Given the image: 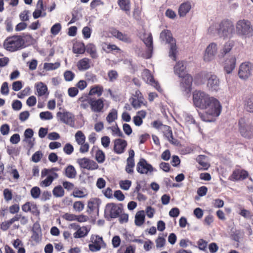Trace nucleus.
I'll return each mask as SVG.
<instances>
[{"mask_svg": "<svg viewBox=\"0 0 253 253\" xmlns=\"http://www.w3.org/2000/svg\"><path fill=\"white\" fill-rule=\"evenodd\" d=\"M193 102L195 107L206 110L205 113L199 114L205 122H211L213 117H218L221 113L219 101L204 91L195 90L193 92Z\"/></svg>", "mask_w": 253, "mask_h": 253, "instance_id": "1", "label": "nucleus"}, {"mask_svg": "<svg viewBox=\"0 0 253 253\" xmlns=\"http://www.w3.org/2000/svg\"><path fill=\"white\" fill-rule=\"evenodd\" d=\"M215 28L217 35L220 37L230 38L234 32V25L233 22L228 19L222 20L217 26L212 25L208 29V32L212 33Z\"/></svg>", "mask_w": 253, "mask_h": 253, "instance_id": "2", "label": "nucleus"}, {"mask_svg": "<svg viewBox=\"0 0 253 253\" xmlns=\"http://www.w3.org/2000/svg\"><path fill=\"white\" fill-rule=\"evenodd\" d=\"M25 41L21 36L14 35L8 37L4 41L3 48L7 51L15 52L25 47Z\"/></svg>", "mask_w": 253, "mask_h": 253, "instance_id": "3", "label": "nucleus"}, {"mask_svg": "<svg viewBox=\"0 0 253 253\" xmlns=\"http://www.w3.org/2000/svg\"><path fill=\"white\" fill-rule=\"evenodd\" d=\"M160 39L170 44L169 56L174 61L176 60L177 47L175 39L172 37L171 32L169 30H164L160 34Z\"/></svg>", "mask_w": 253, "mask_h": 253, "instance_id": "4", "label": "nucleus"}, {"mask_svg": "<svg viewBox=\"0 0 253 253\" xmlns=\"http://www.w3.org/2000/svg\"><path fill=\"white\" fill-rule=\"evenodd\" d=\"M238 131L246 139L253 138V125L244 118H240L238 123Z\"/></svg>", "mask_w": 253, "mask_h": 253, "instance_id": "5", "label": "nucleus"}, {"mask_svg": "<svg viewBox=\"0 0 253 253\" xmlns=\"http://www.w3.org/2000/svg\"><path fill=\"white\" fill-rule=\"evenodd\" d=\"M236 32L241 36L250 37L253 35V28L250 21L240 20L236 24Z\"/></svg>", "mask_w": 253, "mask_h": 253, "instance_id": "6", "label": "nucleus"}, {"mask_svg": "<svg viewBox=\"0 0 253 253\" xmlns=\"http://www.w3.org/2000/svg\"><path fill=\"white\" fill-rule=\"evenodd\" d=\"M123 211V209L121 204L117 205L113 203L107 204L105 210V214L111 218H118Z\"/></svg>", "mask_w": 253, "mask_h": 253, "instance_id": "7", "label": "nucleus"}, {"mask_svg": "<svg viewBox=\"0 0 253 253\" xmlns=\"http://www.w3.org/2000/svg\"><path fill=\"white\" fill-rule=\"evenodd\" d=\"M77 163L81 168L89 170L97 169L99 167L98 164L95 161L86 157L78 159Z\"/></svg>", "mask_w": 253, "mask_h": 253, "instance_id": "8", "label": "nucleus"}, {"mask_svg": "<svg viewBox=\"0 0 253 253\" xmlns=\"http://www.w3.org/2000/svg\"><path fill=\"white\" fill-rule=\"evenodd\" d=\"M142 76L143 79L146 81L147 84L154 86L159 92H162L163 89L159 82L155 80L149 70L147 69H144Z\"/></svg>", "mask_w": 253, "mask_h": 253, "instance_id": "9", "label": "nucleus"}, {"mask_svg": "<svg viewBox=\"0 0 253 253\" xmlns=\"http://www.w3.org/2000/svg\"><path fill=\"white\" fill-rule=\"evenodd\" d=\"M58 120L61 122L74 126L75 125V117L74 115L68 111L63 112H58L56 114Z\"/></svg>", "mask_w": 253, "mask_h": 253, "instance_id": "10", "label": "nucleus"}, {"mask_svg": "<svg viewBox=\"0 0 253 253\" xmlns=\"http://www.w3.org/2000/svg\"><path fill=\"white\" fill-rule=\"evenodd\" d=\"M136 170L140 174H148L154 171V168L145 159L141 158L137 164Z\"/></svg>", "mask_w": 253, "mask_h": 253, "instance_id": "11", "label": "nucleus"}, {"mask_svg": "<svg viewBox=\"0 0 253 253\" xmlns=\"http://www.w3.org/2000/svg\"><path fill=\"white\" fill-rule=\"evenodd\" d=\"M253 65L249 62L242 63L239 69L238 75L242 79H248L252 74Z\"/></svg>", "mask_w": 253, "mask_h": 253, "instance_id": "12", "label": "nucleus"}, {"mask_svg": "<svg viewBox=\"0 0 253 253\" xmlns=\"http://www.w3.org/2000/svg\"><path fill=\"white\" fill-rule=\"evenodd\" d=\"M249 173L246 170L241 168H236L229 177L228 179L233 181H242L247 178Z\"/></svg>", "mask_w": 253, "mask_h": 253, "instance_id": "13", "label": "nucleus"}, {"mask_svg": "<svg viewBox=\"0 0 253 253\" xmlns=\"http://www.w3.org/2000/svg\"><path fill=\"white\" fill-rule=\"evenodd\" d=\"M104 98H92L90 102V109L94 113H102L104 112Z\"/></svg>", "mask_w": 253, "mask_h": 253, "instance_id": "14", "label": "nucleus"}, {"mask_svg": "<svg viewBox=\"0 0 253 253\" xmlns=\"http://www.w3.org/2000/svg\"><path fill=\"white\" fill-rule=\"evenodd\" d=\"M181 78L182 79L180 83V87L183 91L186 93H189L192 89L193 78L189 74H187Z\"/></svg>", "mask_w": 253, "mask_h": 253, "instance_id": "15", "label": "nucleus"}, {"mask_svg": "<svg viewBox=\"0 0 253 253\" xmlns=\"http://www.w3.org/2000/svg\"><path fill=\"white\" fill-rule=\"evenodd\" d=\"M127 143L126 140L121 138L116 139L114 140V152L117 154L123 153L127 147Z\"/></svg>", "mask_w": 253, "mask_h": 253, "instance_id": "16", "label": "nucleus"}, {"mask_svg": "<svg viewBox=\"0 0 253 253\" xmlns=\"http://www.w3.org/2000/svg\"><path fill=\"white\" fill-rule=\"evenodd\" d=\"M206 77L208 80V86L212 90L217 91L219 86V81L217 76L213 74H207Z\"/></svg>", "mask_w": 253, "mask_h": 253, "instance_id": "17", "label": "nucleus"}, {"mask_svg": "<svg viewBox=\"0 0 253 253\" xmlns=\"http://www.w3.org/2000/svg\"><path fill=\"white\" fill-rule=\"evenodd\" d=\"M217 45L215 43H211L207 47L204 55V60L205 61H210L213 59L217 52Z\"/></svg>", "mask_w": 253, "mask_h": 253, "instance_id": "18", "label": "nucleus"}, {"mask_svg": "<svg viewBox=\"0 0 253 253\" xmlns=\"http://www.w3.org/2000/svg\"><path fill=\"white\" fill-rule=\"evenodd\" d=\"M161 131L163 132L164 135L170 143L175 145H178L179 142L177 139L174 138L171 128L169 126L165 125V126H163L162 129Z\"/></svg>", "mask_w": 253, "mask_h": 253, "instance_id": "19", "label": "nucleus"}, {"mask_svg": "<svg viewBox=\"0 0 253 253\" xmlns=\"http://www.w3.org/2000/svg\"><path fill=\"white\" fill-rule=\"evenodd\" d=\"M92 244L89 245V249L92 252H96L100 250L101 245L103 243V239L102 237L96 235L95 237L92 238Z\"/></svg>", "mask_w": 253, "mask_h": 253, "instance_id": "20", "label": "nucleus"}, {"mask_svg": "<svg viewBox=\"0 0 253 253\" xmlns=\"http://www.w3.org/2000/svg\"><path fill=\"white\" fill-rule=\"evenodd\" d=\"M111 34L115 38L126 43H130L131 42V38L126 34H123L119 30L114 29L111 31Z\"/></svg>", "mask_w": 253, "mask_h": 253, "instance_id": "21", "label": "nucleus"}, {"mask_svg": "<svg viewBox=\"0 0 253 253\" xmlns=\"http://www.w3.org/2000/svg\"><path fill=\"white\" fill-rule=\"evenodd\" d=\"M72 227L75 229H78L77 231L74 233V237L75 238H81L86 236L88 232L87 228L85 226L80 227L79 225L76 223H72L71 224Z\"/></svg>", "mask_w": 253, "mask_h": 253, "instance_id": "22", "label": "nucleus"}, {"mask_svg": "<svg viewBox=\"0 0 253 253\" xmlns=\"http://www.w3.org/2000/svg\"><path fill=\"white\" fill-rule=\"evenodd\" d=\"M174 72L179 78L187 74L186 66L184 65L183 62L179 61L174 66Z\"/></svg>", "mask_w": 253, "mask_h": 253, "instance_id": "23", "label": "nucleus"}, {"mask_svg": "<svg viewBox=\"0 0 253 253\" xmlns=\"http://www.w3.org/2000/svg\"><path fill=\"white\" fill-rule=\"evenodd\" d=\"M236 58L234 56H232L225 60L224 69L227 74L231 73L234 69L236 65Z\"/></svg>", "mask_w": 253, "mask_h": 253, "instance_id": "24", "label": "nucleus"}, {"mask_svg": "<svg viewBox=\"0 0 253 253\" xmlns=\"http://www.w3.org/2000/svg\"><path fill=\"white\" fill-rule=\"evenodd\" d=\"M44 180L41 181L40 185L42 187H46L50 186L53 180L58 177V174L57 173L48 174Z\"/></svg>", "mask_w": 253, "mask_h": 253, "instance_id": "25", "label": "nucleus"}, {"mask_svg": "<svg viewBox=\"0 0 253 253\" xmlns=\"http://www.w3.org/2000/svg\"><path fill=\"white\" fill-rule=\"evenodd\" d=\"M147 115L146 111L142 110L137 112L136 115L133 118V122L135 126H140L143 124V119Z\"/></svg>", "mask_w": 253, "mask_h": 253, "instance_id": "26", "label": "nucleus"}, {"mask_svg": "<svg viewBox=\"0 0 253 253\" xmlns=\"http://www.w3.org/2000/svg\"><path fill=\"white\" fill-rule=\"evenodd\" d=\"M102 49L106 53H109L113 51L116 53H120L121 49L115 44L108 42H103L102 44Z\"/></svg>", "mask_w": 253, "mask_h": 253, "instance_id": "27", "label": "nucleus"}, {"mask_svg": "<svg viewBox=\"0 0 253 253\" xmlns=\"http://www.w3.org/2000/svg\"><path fill=\"white\" fill-rule=\"evenodd\" d=\"M38 8L35 9L33 13V17L35 19H37L40 16L44 17L46 15V13L44 12L42 14V11L44 10L43 0H38L37 3Z\"/></svg>", "mask_w": 253, "mask_h": 253, "instance_id": "28", "label": "nucleus"}, {"mask_svg": "<svg viewBox=\"0 0 253 253\" xmlns=\"http://www.w3.org/2000/svg\"><path fill=\"white\" fill-rule=\"evenodd\" d=\"M191 5L189 1L181 3L178 8V14L180 17H184L190 11Z\"/></svg>", "mask_w": 253, "mask_h": 253, "instance_id": "29", "label": "nucleus"}, {"mask_svg": "<svg viewBox=\"0 0 253 253\" xmlns=\"http://www.w3.org/2000/svg\"><path fill=\"white\" fill-rule=\"evenodd\" d=\"M90 60L88 58H84L80 60L77 63V67L80 71H85L90 67Z\"/></svg>", "mask_w": 253, "mask_h": 253, "instance_id": "30", "label": "nucleus"}, {"mask_svg": "<svg viewBox=\"0 0 253 253\" xmlns=\"http://www.w3.org/2000/svg\"><path fill=\"white\" fill-rule=\"evenodd\" d=\"M118 4L121 9L125 11L127 14H129L130 10V0H118Z\"/></svg>", "mask_w": 253, "mask_h": 253, "instance_id": "31", "label": "nucleus"}, {"mask_svg": "<svg viewBox=\"0 0 253 253\" xmlns=\"http://www.w3.org/2000/svg\"><path fill=\"white\" fill-rule=\"evenodd\" d=\"M64 175L69 178H75L77 176V171L74 167L71 165H68L64 169Z\"/></svg>", "mask_w": 253, "mask_h": 253, "instance_id": "32", "label": "nucleus"}, {"mask_svg": "<svg viewBox=\"0 0 253 253\" xmlns=\"http://www.w3.org/2000/svg\"><path fill=\"white\" fill-rule=\"evenodd\" d=\"M36 87L38 96H42L44 95L47 96L48 95L49 93L47 91V87L43 83L40 82L36 84Z\"/></svg>", "mask_w": 253, "mask_h": 253, "instance_id": "33", "label": "nucleus"}, {"mask_svg": "<svg viewBox=\"0 0 253 253\" xmlns=\"http://www.w3.org/2000/svg\"><path fill=\"white\" fill-rule=\"evenodd\" d=\"M85 51L89 54L90 57L93 59L98 57L96 46L92 43L87 44L85 47Z\"/></svg>", "mask_w": 253, "mask_h": 253, "instance_id": "34", "label": "nucleus"}, {"mask_svg": "<svg viewBox=\"0 0 253 253\" xmlns=\"http://www.w3.org/2000/svg\"><path fill=\"white\" fill-rule=\"evenodd\" d=\"M99 204V199L97 198L91 199L88 202L87 208L90 211H93L95 210L98 211Z\"/></svg>", "mask_w": 253, "mask_h": 253, "instance_id": "35", "label": "nucleus"}, {"mask_svg": "<svg viewBox=\"0 0 253 253\" xmlns=\"http://www.w3.org/2000/svg\"><path fill=\"white\" fill-rule=\"evenodd\" d=\"M92 100V97H89L87 95L82 96L79 98V101L81 102V107L84 109H87L88 106L90 107V102Z\"/></svg>", "mask_w": 253, "mask_h": 253, "instance_id": "36", "label": "nucleus"}, {"mask_svg": "<svg viewBox=\"0 0 253 253\" xmlns=\"http://www.w3.org/2000/svg\"><path fill=\"white\" fill-rule=\"evenodd\" d=\"M103 92V87L101 85H96L92 86L88 93L89 95H97L98 97L100 96Z\"/></svg>", "mask_w": 253, "mask_h": 253, "instance_id": "37", "label": "nucleus"}, {"mask_svg": "<svg viewBox=\"0 0 253 253\" xmlns=\"http://www.w3.org/2000/svg\"><path fill=\"white\" fill-rule=\"evenodd\" d=\"M145 214L143 211H138L135 216V224L136 225L141 226L144 222Z\"/></svg>", "mask_w": 253, "mask_h": 253, "instance_id": "38", "label": "nucleus"}, {"mask_svg": "<svg viewBox=\"0 0 253 253\" xmlns=\"http://www.w3.org/2000/svg\"><path fill=\"white\" fill-rule=\"evenodd\" d=\"M52 193L55 197H62L64 195L65 192L64 189L61 185H58L53 188Z\"/></svg>", "mask_w": 253, "mask_h": 253, "instance_id": "39", "label": "nucleus"}, {"mask_svg": "<svg viewBox=\"0 0 253 253\" xmlns=\"http://www.w3.org/2000/svg\"><path fill=\"white\" fill-rule=\"evenodd\" d=\"M131 104L135 109H138L141 107L142 105H145L146 104L144 102V100L138 99L136 98L131 97L129 99Z\"/></svg>", "mask_w": 253, "mask_h": 253, "instance_id": "40", "label": "nucleus"}, {"mask_svg": "<svg viewBox=\"0 0 253 253\" xmlns=\"http://www.w3.org/2000/svg\"><path fill=\"white\" fill-rule=\"evenodd\" d=\"M75 137L77 143L78 144L84 143L85 141V136L81 130H78L75 135Z\"/></svg>", "mask_w": 253, "mask_h": 253, "instance_id": "41", "label": "nucleus"}, {"mask_svg": "<svg viewBox=\"0 0 253 253\" xmlns=\"http://www.w3.org/2000/svg\"><path fill=\"white\" fill-rule=\"evenodd\" d=\"M197 161L203 169H207L210 167V165L206 161V157L204 155H199L197 158Z\"/></svg>", "mask_w": 253, "mask_h": 253, "instance_id": "42", "label": "nucleus"}, {"mask_svg": "<svg viewBox=\"0 0 253 253\" xmlns=\"http://www.w3.org/2000/svg\"><path fill=\"white\" fill-rule=\"evenodd\" d=\"M234 45V42L233 41H229L226 42L223 47L222 52L221 53L222 56H224L226 53L229 52Z\"/></svg>", "mask_w": 253, "mask_h": 253, "instance_id": "43", "label": "nucleus"}, {"mask_svg": "<svg viewBox=\"0 0 253 253\" xmlns=\"http://www.w3.org/2000/svg\"><path fill=\"white\" fill-rule=\"evenodd\" d=\"M245 108L248 112L253 113V96L247 98L245 101Z\"/></svg>", "mask_w": 253, "mask_h": 253, "instance_id": "44", "label": "nucleus"}, {"mask_svg": "<svg viewBox=\"0 0 253 253\" xmlns=\"http://www.w3.org/2000/svg\"><path fill=\"white\" fill-rule=\"evenodd\" d=\"M95 158L98 163H103L105 160V153L102 150L98 149L96 152Z\"/></svg>", "mask_w": 253, "mask_h": 253, "instance_id": "45", "label": "nucleus"}, {"mask_svg": "<svg viewBox=\"0 0 253 253\" xmlns=\"http://www.w3.org/2000/svg\"><path fill=\"white\" fill-rule=\"evenodd\" d=\"M117 119V111L115 109H112L106 117V121L111 123Z\"/></svg>", "mask_w": 253, "mask_h": 253, "instance_id": "46", "label": "nucleus"}, {"mask_svg": "<svg viewBox=\"0 0 253 253\" xmlns=\"http://www.w3.org/2000/svg\"><path fill=\"white\" fill-rule=\"evenodd\" d=\"M108 77L109 78V81L113 82L117 80L119 75L116 70H111L108 71Z\"/></svg>", "mask_w": 253, "mask_h": 253, "instance_id": "47", "label": "nucleus"}, {"mask_svg": "<svg viewBox=\"0 0 253 253\" xmlns=\"http://www.w3.org/2000/svg\"><path fill=\"white\" fill-rule=\"evenodd\" d=\"M143 42L148 48L152 50L153 45V38L151 34H149L147 35V37L145 38L143 40Z\"/></svg>", "mask_w": 253, "mask_h": 253, "instance_id": "48", "label": "nucleus"}, {"mask_svg": "<svg viewBox=\"0 0 253 253\" xmlns=\"http://www.w3.org/2000/svg\"><path fill=\"white\" fill-rule=\"evenodd\" d=\"M58 170V169L57 168H53L50 169L44 168L42 169L41 171V178H43L48 174H52L55 173L54 171Z\"/></svg>", "mask_w": 253, "mask_h": 253, "instance_id": "49", "label": "nucleus"}, {"mask_svg": "<svg viewBox=\"0 0 253 253\" xmlns=\"http://www.w3.org/2000/svg\"><path fill=\"white\" fill-rule=\"evenodd\" d=\"M31 195L34 199H38L41 194V189L39 187L35 186L30 190Z\"/></svg>", "mask_w": 253, "mask_h": 253, "instance_id": "50", "label": "nucleus"}, {"mask_svg": "<svg viewBox=\"0 0 253 253\" xmlns=\"http://www.w3.org/2000/svg\"><path fill=\"white\" fill-rule=\"evenodd\" d=\"M31 210L29 211L33 215L36 216H39L40 214V211L38 209L37 205L34 202L32 203Z\"/></svg>", "mask_w": 253, "mask_h": 253, "instance_id": "51", "label": "nucleus"}, {"mask_svg": "<svg viewBox=\"0 0 253 253\" xmlns=\"http://www.w3.org/2000/svg\"><path fill=\"white\" fill-rule=\"evenodd\" d=\"M120 187L125 190L129 189L131 185V181L129 180H121L120 183Z\"/></svg>", "mask_w": 253, "mask_h": 253, "instance_id": "52", "label": "nucleus"}, {"mask_svg": "<svg viewBox=\"0 0 253 253\" xmlns=\"http://www.w3.org/2000/svg\"><path fill=\"white\" fill-rule=\"evenodd\" d=\"M85 50L84 45L83 43L77 44L74 47V52L76 53L83 54Z\"/></svg>", "mask_w": 253, "mask_h": 253, "instance_id": "53", "label": "nucleus"}, {"mask_svg": "<svg viewBox=\"0 0 253 253\" xmlns=\"http://www.w3.org/2000/svg\"><path fill=\"white\" fill-rule=\"evenodd\" d=\"M43 156V154L41 151L36 152L32 156V161L35 163L39 162Z\"/></svg>", "mask_w": 253, "mask_h": 253, "instance_id": "54", "label": "nucleus"}, {"mask_svg": "<svg viewBox=\"0 0 253 253\" xmlns=\"http://www.w3.org/2000/svg\"><path fill=\"white\" fill-rule=\"evenodd\" d=\"M60 64L58 63H45L44 64V68L47 70H55L58 68Z\"/></svg>", "mask_w": 253, "mask_h": 253, "instance_id": "55", "label": "nucleus"}, {"mask_svg": "<svg viewBox=\"0 0 253 253\" xmlns=\"http://www.w3.org/2000/svg\"><path fill=\"white\" fill-rule=\"evenodd\" d=\"M126 171L129 174H132L133 173V168L135 166L134 162L126 161Z\"/></svg>", "mask_w": 253, "mask_h": 253, "instance_id": "56", "label": "nucleus"}, {"mask_svg": "<svg viewBox=\"0 0 253 253\" xmlns=\"http://www.w3.org/2000/svg\"><path fill=\"white\" fill-rule=\"evenodd\" d=\"M61 29V25L60 23H56L53 25L50 29L51 33L54 35H57Z\"/></svg>", "mask_w": 253, "mask_h": 253, "instance_id": "57", "label": "nucleus"}, {"mask_svg": "<svg viewBox=\"0 0 253 253\" xmlns=\"http://www.w3.org/2000/svg\"><path fill=\"white\" fill-rule=\"evenodd\" d=\"M65 80L68 82L72 81L75 77V74L71 71H66L64 74Z\"/></svg>", "mask_w": 253, "mask_h": 253, "instance_id": "58", "label": "nucleus"}, {"mask_svg": "<svg viewBox=\"0 0 253 253\" xmlns=\"http://www.w3.org/2000/svg\"><path fill=\"white\" fill-rule=\"evenodd\" d=\"M40 118L42 120H50L52 119V113L49 111L42 112L40 114Z\"/></svg>", "mask_w": 253, "mask_h": 253, "instance_id": "59", "label": "nucleus"}, {"mask_svg": "<svg viewBox=\"0 0 253 253\" xmlns=\"http://www.w3.org/2000/svg\"><path fill=\"white\" fill-rule=\"evenodd\" d=\"M74 209L77 211H81L84 208V204L81 201H76L73 204Z\"/></svg>", "mask_w": 253, "mask_h": 253, "instance_id": "60", "label": "nucleus"}, {"mask_svg": "<svg viewBox=\"0 0 253 253\" xmlns=\"http://www.w3.org/2000/svg\"><path fill=\"white\" fill-rule=\"evenodd\" d=\"M198 248L202 251H206L207 247L208 242L203 239H199L197 242Z\"/></svg>", "mask_w": 253, "mask_h": 253, "instance_id": "61", "label": "nucleus"}, {"mask_svg": "<svg viewBox=\"0 0 253 253\" xmlns=\"http://www.w3.org/2000/svg\"><path fill=\"white\" fill-rule=\"evenodd\" d=\"M3 196L6 201H9L12 198V193L11 190L9 189H5L3 190Z\"/></svg>", "mask_w": 253, "mask_h": 253, "instance_id": "62", "label": "nucleus"}, {"mask_svg": "<svg viewBox=\"0 0 253 253\" xmlns=\"http://www.w3.org/2000/svg\"><path fill=\"white\" fill-rule=\"evenodd\" d=\"M79 93V89L77 87H71L68 89V93L70 97H74Z\"/></svg>", "mask_w": 253, "mask_h": 253, "instance_id": "63", "label": "nucleus"}, {"mask_svg": "<svg viewBox=\"0 0 253 253\" xmlns=\"http://www.w3.org/2000/svg\"><path fill=\"white\" fill-rule=\"evenodd\" d=\"M63 151L66 154L71 155L74 151V147L71 144L67 143L63 148Z\"/></svg>", "mask_w": 253, "mask_h": 253, "instance_id": "64", "label": "nucleus"}]
</instances>
